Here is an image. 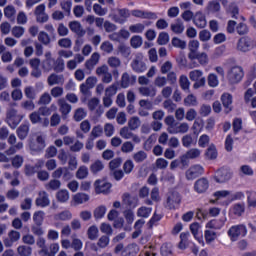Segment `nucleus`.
Listing matches in <instances>:
<instances>
[{"instance_id":"e433bc0d","label":"nucleus","mask_w":256,"mask_h":256,"mask_svg":"<svg viewBox=\"0 0 256 256\" xmlns=\"http://www.w3.org/2000/svg\"><path fill=\"white\" fill-rule=\"evenodd\" d=\"M45 219V212L43 211H36L33 215V221L35 225H43V221Z\"/></svg>"},{"instance_id":"c85d7f7f","label":"nucleus","mask_w":256,"mask_h":256,"mask_svg":"<svg viewBox=\"0 0 256 256\" xmlns=\"http://www.w3.org/2000/svg\"><path fill=\"white\" fill-rule=\"evenodd\" d=\"M56 199L59 201V203H67V201H69V191L59 190L56 193Z\"/></svg>"},{"instance_id":"680f3d73","label":"nucleus","mask_w":256,"mask_h":256,"mask_svg":"<svg viewBox=\"0 0 256 256\" xmlns=\"http://www.w3.org/2000/svg\"><path fill=\"white\" fill-rule=\"evenodd\" d=\"M179 83L183 91H187V89H189V85H191V83L189 82V78H187V76L185 75L180 76Z\"/></svg>"},{"instance_id":"c756f323","label":"nucleus","mask_w":256,"mask_h":256,"mask_svg":"<svg viewBox=\"0 0 256 256\" xmlns=\"http://www.w3.org/2000/svg\"><path fill=\"white\" fill-rule=\"evenodd\" d=\"M15 13H17V11L13 5H8L4 8L5 17H7V19H11V21H15Z\"/></svg>"},{"instance_id":"473e14b6","label":"nucleus","mask_w":256,"mask_h":256,"mask_svg":"<svg viewBox=\"0 0 256 256\" xmlns=\"http://www.w3.org/2000/svg\"><path fill=\"white\" fill-rule=\"evenodd\" d=\"M87 235H88V239H90V241H95V239H97V237H99V229L97 228V226H95V225L90 226L88 228Z\"/></svg>"},{"instance_id":"4c0bfd02","label":"nucleus","mask_w":256,"mask_h":256,"mask_svg":"<svg viewBox=\"0 0 256 256\" xmlns=\"http://www.w3.org/2000/svg\"><path fill=\"white\" fill-rule=\"evenodd\" d=\"M29 119L32 125H37V123H43V118H41V114L37 111L32 112L29 115Z\"/></svg>"},{"instance_id":"bb28decb","label":"nucleus","mask_w":256,"mask_h":256,"mask_svg":"<svg viewBox=\"0 0 256 256\" xmlns=\"http://www.w3.org/2000/svg\"><path fill=\"white\" fill-rule=\"evenodd\" d=\"M139 93L144 97H155L157 95V90L155 88L150 89L149 87H140Z\"/></svg>"},{"instance_id":"6e6552de","label":"nucleus","mask_w":256,"mask_h":256,"mask_svg":"<svg viewBox=\"0 0 256 256\" xmlns=\"http://www.w3.org/2000/svg\"><path fill=\"white\" fill-rule=\"evenodd\" d=\"M94 187L98 195L101 193H103L104 195H107V193L111 191V187H113V185L107 182L105 179H102V180L98 179L94 182Z\"/></svg>"},{"instance_id":"f704fd0d","label":"nucleus","mask_w":256,"mask_h":256,"mask_svg":"<svg viewBox=\"0 0 256 256\" xmlns=\"http://www.w3.org/2000/svg\"><path fill=\"white\" fill-rule=\"evenodd\" d=\"M36 142L38 143L37 146L31 145L32 151H43L45 149V139L43 136H37Z\"/></svg>"},{"instance_id":"79ce46f5","label":"nucleus","mask_w":256,"mask_h":256,"mask_svg":"<svg viewBox=\"0 0 256 256\" xmlns=\"http://www.w3.org/2000/svg\"><path fill=\"white\" fill-rule=\"evenodd\" d=\"M234 134L237 135L243 129V120L235 118L232 123Z\"/></svg>"},{"instance_id":"338daca9","label":"nucleus","mask_w":256,"mask_h":256,"mask_svg":"<svg viewBox=\"0 0 256 256\" xmlns=\"http://www.w3.org/2000/svg\"><path fill=\"white\" fill-rule=\"evenodd\" d=\"M120 136L123 139H131V137H133V132L129 131V127L124 126L120 129Z\"/></svg>"},{"instance_id":"a878e982","label":"nucleus","mask_w":256,"mask_h":256,"mask_svg":"<svg viewBox=\"0 0 256 256\" xmlns=\"http://www.w3.org/2000/svg\"><path fill=\"white\" fill-rule=\"evenodd\" d=\"M207 10L209 13H219L221 11V4L219 0H212L207 5Z\"/></svg>"},{"instance_id":"e2e57ef3","label":"nucleus","mask_w":256,"mask_h":256,"mask_svg":"<svg viewBox=\"0 0 256 256\" xmlns=\"http://www.w3.org/2000/svg\"><path fill=\"white\" fill-rule=\"evenodd\" d=\"M134 149L135 145L130 141L124 142L121 147L122 153H131Z\"/></svg>"},{"instance_id":"13d9d810","label":"nucleus","mask_w":256,"mask_h":256,"mask_svg":"<svg viewBox=\"0 0 256 256\" xmlns=\"http://www.w3.org/2000/svg\"><path fill=\"white\" fill-rule=\"evenodd\" d=\"M201 129H203V120H195L192 126L194 135H199V133H201Z\"/></svg>"},{"instance_id":"b1692460","label":"nucleus","mask_w":256,"mask_h":256,"mask_svg":"<svg viewBox=\"0 0 256 256\" xmlns=\"http://www.w3.org/2000/svg\"><path fill=\"white\" fill-rule=\"evenodd\" d=\"M47 191H57L61 189V181L58 179H52L45 185Z\"/></svg>"},{"instance_id":"0e129e2a","label":"nucleus","mask_w":256,"mask_h":256,"mask_svg":"<svg viewBox=\"0 0 256 256\" xmlns=\"http://www.w3.org/2000/svg\"><path fill=\"white\" fill-rule=\"evenodd\" d=\"M117 84H112L111 86H109L108 88H106L105 90V95L106 97H114V95H117Z\"/></svg>"},{"instance_id":"864d4df0","label":"nucleus","mask_w":256,"mask_h":256,"mask_svg":"<svg viewBox=\"0 0 256 256\" xmlns=\"http://www.w3.org/2000/svg\"><path fill=\"white\" fill-rule=\"evenodd\" d=\"M158 45H167L169 43V33L161 32L157 39Z\"/></svg>"},{"instance_id":"4468645a","label":"nucleus","mask_w":256,"mask_h":256,"mask_svg":"<svg viewBox=\"0 0 256 256\" xmlns=\"http://www.w3.org/2000/svg\"><path fill=\"white\" fill-rule=\"evenodd\" d=\"M69 29L72 31V33H76L78 37H85V33H87L79 21L69 22Z\"/></svg>"},{"instance_id":"a211bd4d","label":"nucleus","mask_w":256,"mask_h":256,"mask_svg":"<svg viewBox=\"0 0 256 256\" xmlns=\"http://www.w3.org/2000/svg\"><path fill=\"white\" fill-rule=\"evenodd\" d=\"M188 59H190V61L197 59V61H199L200 65H207V63L209 61L207 53H205V52H202V53L196 52V54H194V55L190 54V55H188Z\"/></svg>"},{"instance_id":"aec40b11","label":"nucleus","mask_w":256,"mask_h":256,"mask_svg":"<svg viewBox=\"0 0 256 256\" xmlns=\"http://www.w3.org/2000/svg\"><path fill=\"white\" fill-rule=\"evenodd\" d=\"M39 169H41V165H39V164H35L34 166H32L30 164H26L24 166V173H25L26 177H33V175H35V173H38Z\"/></svg>"},{"instance_id":"603ef678","label":"nucleus","mask_w":256,"mask_h":256,"mask_svg":"<svg viewBox=\"0 0 256 256\" xmlns=\"http://www.w3.org/2000/svg\"><path fill=\"white\" fill-rule=\"evenodd\" d=\"M38 41L43 43V45H49L51 43V37H49V34L46 32L42 31L38 35Z\"/></svg>"},{"instance_id":"58836bf2","label":"nucleus","mask_w":256,"mask_h":256,"mask_svg":"<svg viewBox=\"0 0 256 256\" xmlns=\"http://www.w3.org/2000/svg\"><path fill=\"white\" fill-rule=\"evenodd\" d=\"M17 252L20 256H29L33 253V249L31 246L22 245L17 248Z\"/></svg>"},{"instance_id":"774afa93","label":"nucleus","mask_w":256,"mask_h":256,"mask_svg":"<svg viewBox=\"0 0 256 256\" xmlns=\"http://www.w3.org/2000/svg\"><path fill=\"white\" fill-rule=\"evenodd\" d=\"M236 31L238 35H247V33H249V27H247V24L245 23H240L236 27Z\"/></svg>"},{"instance_id":"de8ad7c7","label":"nucleus","mask_w":256,"mask_h":256,"mask_svg":"<svg viewBox=\"0 0 256 256\" xmlns=\"http://www.w3.org/2000/svg\"><path fill=\"white\" fill-rule=\"evenodd\" d=\"M105 213H107V207L99 206L94 210V217L96 219H103V217H105Z\"/></svg>"},{"instance_id":"393cba45","label":"nucleus","mask_w":256,"mask_h":256,"mask_svg":"<svg viewBox=\"0 0 256 256\" xmlns=\"http://www.w3.org/2000/svg\"><path fill=\"white\" fill-rule=\"evenodd\" d=\"M63 81H65L63 75L51 74L48 77V85L50 86L59 85V83H63Z\"/></svg>"},{"instance_id":"6e6d98bb","label":"nucleus","mask_w":256,"mask_h":256,"mask_svg":"<svg viewBox=\"0 0 256 256\" xmlns=\"http://www.w3.org/2000/svg\"><path fill=\"white\" fill-rule=\"evenodd\" d=\"M186 156H188L190 159H197L199 157H201V150L197 149V148H192L190 150H188L185 153Z\"/></svg>"},{"instance_id":"8fccbe9b","label":"nucleus","mask_w":256,"mask_h":256,"mask_svg":"<svg viewBox=\"0 0 256 256\" xmlns=\"http://www.w3.org/2000/svg\"><path fill=\"white\" fill-rule=\"evenodd\" d=\"M23 161V156L16 155L14 158H12V167H14V169H20V167H23Z\"/></svg>"},{"instance_id":"c9c22d12","label":"nucleus","mask_w":256,"mask_h":256,"mask_svg":"<svg viewBox=\"0 0 256 256\" xmlns=\"http://www.w3.org/2000/svg\"><path fill=\"white\" fill-rule=\"evenodd\" d=\"M141 126V120H139V117L134 116L128 121V127L131 131H135V129H139Z\"/></svg>"},{"instance_id":"9d476101","label":"nucleus","mask_w":256,"mask_h":256,"mask_svg":"<svg viewBox=\"0 0 256 256\" xmlns=\"http://www.w3.org/2000/svg\"><path fill=\"white\" fill-rule=\"evenodd\" d=\"M36 207H49L51 200H49V194L46 191H40L38 197L35 200Z\"/></svg>"},{"instance_id":"2eb2a0df","label":"nucleus","mask_w":256,"mask_h":256,"mask_svg":"<svg viewBox=\"0 0 256 256\" xmlns=\"http://www.w3.org/2000/svg\"><path fill=\"white\" fill-rule=\"evenodd\" d=\"M181 203V196L179 193H172L171 196L167 197L166 207L168 209H175V205H179Z\"/></svg>"},{"instance_id":"052dcab7","label":"nucleus","mask_w":256,"mask_h":256,"mask_svg":"<svg viewBox=\"0 0 256 256\" xmlns=\"http://www.w3.org/2000/svg\"><path fill=\"white\" fill-rule=\"evenodd\" d=\"M208 229H221L223 227V222L221 220H211L206 224Z\"/></svg>"},{"instance_id":"4d7b16f0","label":"nucleus","mask_w":256,"mask_h":256,"mask_svg":"<svg viewBox=\"0 0 256 256\" xmlns=\"http://www.w3.org/2000/svg\"><path fill=\"white\" fill-rule=\"evenodd\" d=\"M172 45L178 49H185L187 47V42L179 39L178 37H174L172 38Z\"/></svg>"},{"instance_id":"37998d69","label":"nucleus","mask_w":256,"mask_h":256,"mask_svg":"<svg viewBox=\"0 0 256 256\" xmlns=\"http://www.w3.org/2000/svg\"><path fill=\"white\" fill-rule=\"evenodd\" d=\"M73 218V214H71V211L65 210L60 212L58 215H56V219H59L60 221H69Z\"/></svg>"},{"instance_id":"20e7f679","label":"nucleus","mask_w":256,"mask_h":256,"mask_svg":"<svg viewBox=\"0 0 256 256\" xmlns=\"http://www.w3.org/2000/svg\"><path fill=\"white\" fill-rule=\"evenodd\" d=\"M255 49V41L251 39L249 36L241 37L237 42V50L241 51L242 53H249Z\"/></svg>"},{"instance_id":"ea45409f","label":"nucleus","mask_w":256,"mask_h":256,"mask_svg":"<svg viewBox=\"0 0 256 256\" xmlns=\"http://www.w3.org/2000/svg\"><path fill=\"white\" fill-rule=\"evenodd\" d=\"M151 211H153L152 208L142 206L138 209L137 216L138 217H143L144 219H147V217H149L151 215Z\"/></svg>"},{"instance_id":"9b49d317","label":"nucleus","mask_w":256,"mask_h":256,"mask_svg":"<svg viewBox=\"0 0 256 256\" xmlns=\"http://www.w3.org/2000/svg\"><path fill=\"white\" fill-rule=\"evenodd\" d=\"M207 189H209V180L205 177L199 178L194 183V191L196 193H207Z\"/></svg>"},{"instance_id":"49530a36","label":"nucleus","mask_w":256,"mask_h":256,"mask_svg":"<svg viewBox=\"0 0 256 256\" xmlns=\"http://www.w3.org/2000/svg\"><path fill=\"white\" fill-rule=\"evenodd\" d=\"M145 159H147V154L143 150H140L133 155V160L135 163H143Z\"/></svg>"},{"instance_id":"f257e3e1","label":"nucleus","mask_w":256,"mask_h":256,"mask_svg":"<svg viewBox=\"0 0 256 256\" xmlns=\"http://www.w3.org/2000/svg\"><path fill=\"white\" fill-rule=\"evenodd\" d=\"M243 77H245V72L241 66H233L227 72V79L230 85H237V83H241V81H243Z\"/></svg>"},{"instance_id":"c03bdc74","label":"nucleus","mask_w":256,"mask_h":256,"mask_svg":"<svg viewBox=\"0 0 256 256\" xmlns=\"http://www.w3.org/2000/svg\"><path fill=\"white\" fill-rule=\"evenodd\" d=\"M130 45L133 47V49H138V47L143 45V38L141 36H133L130 39Z\"/></svg>"},{"instance_id":"dca6fc26","label":"nucleus","mask_w":256,"mask_h":256,"mask_svg":"<svg viewBox=\"0 0 256 256\" xmlns=\"http://www.w3.org/2000/svg\"><path fill=\"white\" fill-rule=\"evenodd\" d=\"M58 105L60 107V113L63 119H67V116L71 113V105L65 101V99H59Z\"/></svg>"},{"instance_id":"69168bd1","label":"nucleus","mask_w":256,"mask_h":256,"mask_svg":"<svg viewBox=\"0 0 256 256\" xmlns=\"http://www.w3.org/2000/svg\"><path fill=\"white\" fill-rule=\"evenodd\" d=\"M161 255L162 256H170L173 255V249L171 248V244H163L161 247Z\"/></svg>"},{"instance_id":"f03ea898","label":"nucleus","mask_w":256,"mask_h":256,"mask_svg":"<svg viewBox=\"0 0 256 256\" xmlns=\"http://www.w3.org/2000/svg\"><path fill=\"white\" fill-rule=\"evenodd\" d=\"M5 121L11 129H17L19 123L23 121V115L17 114V110H15V108H10L6 112Z\"/></svg>"},{"instance_id":"72a5a7b5","label":"nucleus","mask_w":256,"mask_h":256,"mask_svg":"<svg viewBox=\"0 0 256 256\" xmlns=\"http://www.w3.org/2000/svg\"><path fill=\"white\" fill-rule=\"evenodd\" d=\"M105 169V165H103V162L101 160H96L91 166L90 171L95 175L99 173V171H103Z\"/></svg>"},{"instance_id":"6ab92c4d","label":"nucleus","mask_w":256,"mask_h":256,"mask_svg":"<svg viewBox=\"0 0 256 256\" xmlns=\"http://www.w3.org/2000/svg\"><path fill=\"white\" fill-rule=\"evenodd\" d=\"M17 136L21 141L27 139V135H29V125L21 124L16 130Z\"/></svg>"},{"instance_id":"423d86ee","label":"nucleus","mask_w":256,"mask_h":256,"mask_svg":"<svg viewBox=\"0 0 256 256\" xmlns=\"http://www.w3.org/2000/svg\"><path fill=\"white\" fill-rule=\"evenodd\" d=\"M130 66L134 73H145L147 71V64L143 61V54L141 53L135 55Z\"/></svg>"},{"instance_id":"09e8293b","label":"nucleus","mask_w":256,"mask_h":256,"mask_svg":"<svg viewBox=\"0 0 256 256\" xmlns=\"http://www.w3.org/2000/svg\"><path fill=\"white\" fill-rule=\"evenodd\" d=\"M164 109H167L168 113H173L177 109V104L173 103V100L168 99L163 103Z\"/></svg>"},{"instance_id":"412c9836","label":"nucleus","mask_w":256,"mask_h":256,"mask_svg":"<svg viewBox=\"0 0 256 256\" xmlns=\"http://www.w3.org/2000/svg\"><path fill=\"white\" fill-rule=\"evenodd\" d=\"M205 157L209 160V161H215V159H217V147H215V144H211L205 152Z\"/></svg>"},{"instance_id":"5fc2aeb1","label":"nucleus","mask_w":256,"mask_h":256,"mask_svg":"<svg viewBox=\"0 0 256 256\" xmlns=\"http://www.w3.org/2000/svg\"><path fill=\"white\" fill-rule=\"evenodd\" d=\"M199 39L202 41V43H205L207 41L211 40V32L207 29H204L199 32Z\"/></svg>"},{"instance_id":"7ed1b4c3","label":"nucleus","mask_w":256,"mask_h":256,"mask_svg":"<svg viewBox=\"0 0 256 256\" xmlns=\"http://www.w3.org/2000/svg\"><path fill=\"white\" fill-rule=\"evenodd\" d=\"M247 235V226L243 224L230 227L228 230V236L230 240L235 242L239 240V237H245Z\"/></svg>"},{"instance_id":"bf43d9fd","label":"nucleus","mask_w":256,"mask_h":256,"mask_svg":"<svg viewBox=\"0 0 256 256\" xmlns=\"http://www.w3.org/2000/svg\"><path fill=\"white\" fill-rule=\"evenodd\" d=\"M129 31L131 33H143V31H145V25L141 24V23H137V24L131 25L129 27Z\"/></svg>"},{"instance_id":"39448f33","label":"nucleus","mask_w":256,"mask_h":256,"mask_svg":"<svg viewBox=\"0 0 256 256\" xmlns=\"http://www.w3.org/2000/svg\"><path fill=\"white\" fill-rule=\"evenodd\" d=\"M231 177H233V172H231V169L225 166L216 170L214 174V180L216 183H227Z\"/></svg>"},{"instance_id":"4be33fe9","label":"nucleus","mask_w":256,"mask_h":256,"mask_svg":"<svg viewBox=\"0 0 256 256\" xmlns=\"http://www.w3.org/2000/svg\"><path fill=\"white\" fill-rule=\"evenodd\" d=\"M171 31L176 33V35H181L185 31V26L183 25V20L181 18L176 19L175 24H171Z\"/></svg>"},{"instance_id":"5701e85b","label":"nucleus","mask_w":256,"mask_h":256,"mask_svg":"<svg viewBox=\"0 0 256 256\" xmlns=\"http://www.w3.org/2000/svg\"><path fill=\"white\" fill-rule=\"evenodd\" d=\"M200 228H201V225H199V222H194L190 225V231L192 235H194L195 239H197L199 243H203V236H200V237L198 236Z\"/></svg>"},{"instance_id":"1a4fd4ad","label":"nucleus","mask_w":256,"mask_h":256,"mask_svg":"<svg viewBox=\"0 0 256 256\" xmlns=\"http://www.w3.org/2000/svg\"><path fill=\"white\" fill-rule=\"evenodd\" d=\"M222 105L224 107V113L229 115L233 111V95L224 93L221 95Z\"/></svg>"},{"instance_id":"0eeeda50","label":"nucleus","mask_w":256,"mask_h":256,"mask_svg":"<svg viewBox=\"0 0 256 256\" xmlns=\"http://www.w3.org/2000/svg\"><path fill=\"white\" fill-rule=\"evenodd\" d=\"M205 173V168L203 166L196 164L191 166L185 173L187 181H193L197 177H201Z\"/></svg>"},{"instance_id":"3c124183","label":"nucleus","mask_w":256,"mask_h":256,"mask_svg":"<svg viewBox=\"0 0 256 256\" xmlns=\"http://www.w3.org/2000/svg\"><path fill=\"white\" fill-rule=\"evenodd\" d=\"M101 135H103V127H101V125L94 126L91 131L90 137L92 139H97V137H101Z\"/></svg>"},{"instance_id":"cd10ccee","label":"nucleus","mask_w":256,"mask_h":256,"mask_svg":"<svg viewBox=\"0 0 256 256\" xmlns=\"http://www.w3.org/2000/svg\"><path fill=\"white\" fill-rule=\"evenodd\" d=\"M73 201L77 203V205H82V203H87L89 201V195L85 193H77L73 196Z\"/></svg>"},{"instance_id":"f8f14e48","label":"nucleus","mask_w":256,"mask_h":256,"mask_svg":"<svg viewBox=\"0 0 256 256\" xmlns=\"http://www.w3.org/2000/svg\"><path fill=\"white\" fill-rule=\"evenodd\" d=\"M193 23L198 29H205L207 27V18L203 12L198 11L195 13Z\"/></svg>"},{"instance_id":"2f4dec72","label":"nucleus","mask_w":256,"mask_h":256,"mask_svg":"<svg viewBox=\"0 0 256 256\" xmlns=\"http://www.w3.org/2000/svg\"><path fill=\"white\" fill-rule=\"evenodd\" d=\"M54 71L56 73H63L65 71V60H63V58L59 57L56 59L54 63Z\"/></svg>"},{"instance_id":"7c9ffc66","label":"nucleus","mask_w":256,"mask_h":256,"mask_svg":"<svg viewBox=\"0 0 256 256\" xmlns=\"http://www.w3.org/2000/svg\"><path fill=\"white\" fill-rule=\"evenodd\" d=\"M89 177V168L87 166H80L76 171L77 179H87Z\"/></svg>"},{"instance_id":"a19ab883","label":"nucleus","mask_w":256,"mask_h":256,"mask_svg":"<svg viewBox=\"0 0 256 256\" xmlns=\"http://www.w3.org/2000/svg\"><path fill=\"white\" fill-rule=\"evenodd\" d=\"M87 117V112H85V109L83 108H78L76 109L74 113V121H83Z\"/></svg>"},{"instance_id":"ddd939ff","label":"nucleus","mask_w":256,"mask_h":256,"mask_svg":"<svg viewBox=\"0 0 256 256\" xmlns=\"http://www.w3.org/2000/svg\"><path fill=\"white\" fill-rule=\"evenodd\" d=\"M135 83H137V76L135 75L130 76L129 73L127 72L122 74V77H121L122 89H127L129 85H135Z\"/></svg>"},{"instance_id":"f3484780","label":"nucleus","mask_w":256,"mask_h":256,"mask_svg":"<svg viewBox=\"0 0 256 256\" xmlns=\"http://www.w3.org/2000/svg\"><path fill=\"white\" fill-rule=\"evenodd\" d=\"M139 253V245L137 243L128 244L122 251V256H135Z\"/></svg>"},{"instance_id":"a18cd8bd","label":"nucleus","mask_w":256,"mask_h":256,"mask_svg":"<svg viewBox=\"0 0 256 256\" xmlns=\"http://www.w3.org/2000/svg\"><path fill=\"white\" fill-rule=\"evenodd\" d=\"M188 48H189V54L188 55H195L196 53H198V49H199V42L197 40H191L188 44Z\"/></svg>"}]
</instances>
